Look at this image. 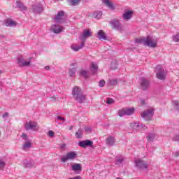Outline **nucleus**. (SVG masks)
<instances>
[{"label":"nucleus","mask_w":179,"mask_h":179,"mask_svg":"<svg viewBox=\"0 0 179 179\" xmlns=\"http://www.w3.org/2000/svg\"><path fill=\"white\" fill-rule=\"evenodd\" d=\"M50 30L56 34H59V33L62 31V27H59L58 26H57V24H54L51 26Z\"/></svg>","instance_id":"nucleus-17"},{"label":"nucleus","mask_w":179,"mask_h":179,"mask_svg":"<svg viewBox=\"0 0 179 179\" xmlns=\"http://www.w3.org/2000/svg\"><path fill=\"white\" fill-rule=\"evenodd\" d=\"M132 15H134V11H124V13L122 14V18L124 20H129V19H131Z\"/></svg>","instance_id":"nucleus-14"},{"label":"nucleus","mask_w":179,"mask_h":179,"mask_svg":"<svg viewBox=\"0 0 179 179\" xmlns=\"http://www.w3.org/2000/svg\"><path fill=\"white\" fill-rule=\"evenodd\" d=\"M5 166H6L5 162L0 160V170L3 169V167H5Z\"/></svg>","instance_id":"nucleus-42"},{"label":"nucleus","mask_w":179,"mask_h":179,"mask_svg":"<svg viewBox=\"0 0 179 179\" xmlns=\"http://www.w3.org/2000/svg\"><path fill=\"white\" fill-rule=\"evenodd\" d=\"M155 114V109L153 108H150L147 110H144L141 113V117L145 121H152V118H153V115Z\"/></svg>","instance_id":"nucleus-4"},{"label":"nucleus","mask_w":179,"mask_h":179,"mask_svg":"<svg viewBox=\"0 0 179 179\" xmlns=\"http://www.w3.org/2000/svg\"><path fill=\"white\" fill-rule=\"evenodd\" d=\"M110 68L113 70L115 71L117 68H118V64H117V62H113L110 64Z\"/></svg>","instance_id":"nucleus-37"},{"label":"nucleus","mask_w":179,"mask_h":179,"mask_svg":"<svg viewBox=\"0 0 179 179\" xmlns=\"http://www.w3.org/2000/svg\"><path fill=\"white\" fill-rule=\"evenodd\" d=\"M17 6L19 8V9H20V10L24 11V10H27V8L26 7V6H24V4H23L22 2L21 1H17Z\"/></svg>","instance_id":"nucleus-25"},{"label":"nucleus","mask_w":179,"mask_h":179,"mask_svg":"<svg viewBox=\"0 0 179 179\" xmlns=\"http://www.w3.org/2000/svg\"><path fill=\"white\" fill-rule=\"evenodd\" d=\"M31 64V62L30 61H24V64H22V66H29Z\"/></svg>","instance_id":"nucleus-44"},{"label":"nucleus","mask_w":179,"mask_h":179,"mask_svg":"<svg viewBox=\"0 0 179 179\" xmlns=\"http://www.w3.org/2000/svg\"><path fill=\"white\" fill-rule=\"evenodd\" d=\"M75 65H76V63H73L71 64V66H75Z\"/></svg>","instance_id":"nucleus-57"},{"label":"nucleus","mask_w":179,"mask_h":179,"mask_svg":"<svg viewBox=\"0 0 179 179\" xmlns=\"http://www.w3.org/2000/svg\"><path fill=\"white\" fill-rule=\"evenodd\" d=\"M99 87H104V85H106V81L104 80H101L99 83Z\"/></svg>","instance_id":"nucleus-41"},{"label":"nucleus","mask_w":179,"mask_h":179,"mask_svg":"<svg viewBox=\"0 0 179 179\" xmlns=\"http://www.w3.org/2000/svg\"><path fill=\"white\" fill-rule=\"evenodd\" d=\"M80 76H83L84 79H87V78H89V75L87 74V71H86V70H81L80 71Z\"/></svg>","instance_id":"nucleus-28"},{"label":"nucleus","mask_w":179,"mask_h":179,"mask_svg":"<svg viewBox=\"0 0 179 179\" xmlns=\"http://www.w3.org/2000/svg\"><path fill=\"white\" fill-rule=\"evenodd\" d=\"M85 47V42H82L80 45H72L71 49L73 51H79V50H82Z\"/></svg>","instance_id":"nucleus-21"},{"label":"nucleus","mask_w":179,"mask_h":179,"mask_svg":"<svg viewBox=\"0 0 179 179\" xmlns=\"http://www.w3.org/2000/svg\"><path fill=\"white\" fill-rule=\"evenodd\" d=\"M2 73H3L2 70H0V75Z\"/></svg>","instance_id":"nucleus-60"},{"label":"nucleus","mask_w":179,"mask_h":179,"mask_svg":"<svg viewBox=\"0 0 179 179\" xmlns=\"http://www.w3.org/2000/svg\"><path fill=\"white\" fill-rule=\"evenodd\" d=\"M141 127L142 129H148V127L145 125L141 124Z\"/></svg>","instance_id":"nucleus-52"},{"label":"nucleus","mask_w":179,"mask_h":179,"mask_svg":"<svg viewBox=\"0 0 179 179\" xmlns=\"http://www.w3.org/2000/svg\"><path fill=\"white\" fill-rule=\"evenodd\" d=\"M149 87H150V81L146 78L142 77L140 81V89L145 92L149 90Z\"/></svg>","instance_id":"nucleus-5"},{"label":"nucleus","mask_w":179,"mask_h":179,"mask_svg":"<svg viewBox=\"0 0 179 179\" xmlns=\"http://www.w3.org/2000/svg\"><path fill=\"white\" fill-rule=\"evenodd\" d=\"M118 115L119 117H124V115H127L125 113V108L118 111Z\"/></svg>","instance_id":"nucleus-36"},{"label":"nucleus","mask_w":179,"mask_h":179,"mask_svg":"<svg viewBox=\"0 0 179 179\" xmlns=\"http://www.w3.org/2000/svg\"><path fill=\"white\" fill-rule=\"evenodd\" d=\"M0 37H1V38H5V36H3V35H1Z\"/></svg>","instance_id":"nucleus-58"},{"label":"nucleus","mask_w":179,"mask_h":179,"mask_svg":"<svg viewBox=\"0 0 179 179\" xmlns=\"http://www.w3.org/2000/svg\"><path fill=\"white\" fill-rule=\"evenodd\" d=\"M6 117H9V113L6 112L2 115V118H6Z\"/></svg>","instance_id":"nucleus-50"},{"label":"nucleus","mask_w":179,"mask_h":179,"mask_svg":"<svg viewBox=\"0 0 179 179\" xmlns=\"http://www.w3.org/2000/svg\"><path fill=\"white\" fill-rule=\"evenodd\" d=\"M141 103L143 106V105H145V99H142L141 101Z\"/></svg>","instance_id":"nucleus-54"},{"label":"nucleus","mask_w":179,"mask_h":179,"mask_svg":"<svg viewBox=\"0 0 179 179\" xmlns=\"http://www.w3.org/2000/svg\"><path fill=\"white\" fill-rule=\"evenodd\" d=\"M135 166L139 170H146L148 167V162L141 159L134 160Z\"/></svg>","instance_id":"nucleus-6"},{"label":"nucleus","mask_w":179,"mask_h":179,"mask_svg":"<svg viewBox=\"0 0 179 179\" xmlns=\"http://www.w3.org/2000/svg\"><path fill=\"white\" fill-rule=\"evenodd\" d=\"M24 62V59L23 57H18L17 58V64H19V66H22V64Z\"/></svg>","instance_id":"nucleus-35"},{"label":"nucleus","mask_w":179,"mask_h":179,"mask_svg":"<svg viewBox=\"0 0 179 179\" xmlns=\"http://www.w3.org/2000/svg\"><path fill=\"white\" fill-rule=\"evenodd\" d=\"M154 139H155V134H150L147 136L148 142H153Z\"/></svg>","instance_id":"nucleus-32"},{"label":"nucleus","mask_w":179,"mask_h":179,"mask_svg":"<svg viewBox=\"0 0 179 179\" xmlns=\"http://www.w3.org/2000/svg\"><path fill=\"white\" fill-rule=\"evenodd\" d=\"M102 2L106 5L110 9V10H114L115 9V7L114 6V4L110 0H102Z\"/></svg>","instance_id":"nucleus-19"},{"label":"nucleus","mask_w":179,"mask_h":179,"mask_svg":"<svg viewBox=\"0 0 179 179\" xmlns=\"http://www.w3.org/2000/svg\"><path fill=\"white\" fill-rule=\"evenodd\" d=\"M31 148V143L30 141H27L22 145L23 150H26V149H30Z\"/></svg>","instance_id":"nucleus-30"},{"label":"nucleus","mask_w":179,"mask_h":179,"mask_svg":"<svg viewBox=\"0 0 179 179\" xmlns=\"http://www.w3.org/2000/svg\"><path fill=\"white\" fill-rule=\"evenodd\" d=\"M24 128L26 131H37V122H29V123H26Z\"/></svg>","instance_id":"nucleus-10"},{"label":"nucleus","mask_w":179,"mask_h":179,"mask_svg":"<svg viewBox=\"0 0 179 179\" xmlns=\"http://www.w3.org/2000/svg\"><path fill=\"white\" fill-rule=\"evenodd\" d=\"M23 165L25 168L31 169V167L34 166V163L31 162H29L27 159L24 160Z\"/></svg>","instance_id":"nucleus-22"},{"label":"nucleus","mask_w":179,"mask_h":179,"mask_svg":"<svg viewBox=\"0 0 179 179\" xmlns=\"http://www.w3.org/2000/svg\"><path fill=\"white\" fill-rule=\"evenodd\" d=\"M136 43L141 44L142 43H144L145 45H148V47H151V48H155L157 45V38L148 36L146 38H140L136 39Z\"/></svg>","instance_id":"nucleus-1"},{"label":"nucleus","mask_w":179,"mask_h":179,"mask_svg":"<svg viewBox=\"0 0 179 179\" xmlns=\"http://www.w3.org/2000/svg\"><path fill=\"white\" fill-rule=\"evenodd\" d=\"M95 19H100L103 16V13L101 11H96L94 14Z\"/></svg>","instance_id":"nucleus-31"},{"label":"nucleus","mask_w":179,"mask_h":179,"mask_svg":"<svg viewBox=\"0 0 179 179\" xmlns=\"http://www.w3.org/2000/svg\"><path fill=\"white\" fill-rule=\"evenodd\" d=\"M173 141L174 142H179V134L175 136L173 138Z\"/></svg>","instance_id":"nucleus-46"},{"label":"nucleus","mask_w":179,"mask_h":179,"mask_svg":"<svg viewBox=\"0 0 179 179\" xmlns=\"http://www.w3.org/2000/svg\"><path fill=\"white\" fill-rule=\"evenodd\" d=\"M69 179H82V177H80V176H74L73 178H70Z\"/></svg>","instance_id":"nucleus-51"},{"label":"nucleus","mask_w":179,"mask_h":179,"mask_svg":"<svg viewBox=\"0 0 179 179\" xmlns=\"http://www.w3.org/2000/svg\"><path fill=\"white\" fill-rule=\"evenodd\" d=\"M109 24L111 26L113 30H117L120 33L124 31V25L117 18L110 20Z\"/></svg>","instance_id":"nucleus-3"},{"label":"nucleus","mask_w":179,"mask_h":179,"mask_svg":"<svg viewBox=\"0 0 179 179\" xmlns=\"http://www.w3.org/2000/svg\"><path fill=\"white\" fill-rule=\"evenodd\" d=\"M114 99L112 98H107L106 103H108L109 106H111V104H114Z\"/></svg>","instance_id":"nucleus-39"},{"label":"nucleus","mask_w":179,"mask_h":179,"mask_svg":"<svg viewBox=\"0 0 179 179\" xmlns=\"http://www.w3.org/2000/svg\"><path fill=\"white\" fill-rule=\"evenodd\" d=\"M72 129H73V126H71V127H69V131H72Z\"/></svg>","instance_id":"nucleus-56"},{"label":"nucleus","mask_w":179,"mask_h":179,"mask_svg":"<svg viewBox=\"0 0 179 179\" xmlns=\"http://www.w3.org/2000/svg\"><path fill=\"white\" fill-rule=\"evenodd\" d=\"M71 6H76L80 3V0H67Z\"/></svg>","instance_id":"nucleus-27"},{"label":"nucleus","mask_w":179,"mask_h":179,"mask_svg":"<svg viewBox=\"0 0 179 179\" xmlns=\"http://www.w3.org/2000/svg\"><path fill=\"white\" fill-rule=\"evenodd\" d=\"M0 86H2V81H0Z\"/></svg>","instance_id":"nucleus-61"},{"label":"nucleus","mask_w":179,"mask_h":179,"mask_svg":"<svg viewBox=\"0 0 179 179\" xmlns=\"http://www.w3.org/2000/svg\"><path fill=\"white\" fill-rule=\"evenodd\" d=\"M48 136H50V138H52L54 136V131L50 130L48 132Z\"/></svg>","instance_id":"nucleus-49"},{"label":"nucleus","mask_w":179,"mask_h":179,"mask_svg":"<svg viewBox=\"0 0 179 179\" xmlns=\"http://www.w3.org/2000/svg\"><path fill=\"white\" fill-rule=\"evenodd\" d=\"M0 136H1V131H0Z\"/></svg>","instance_id":"nucleus-62"},{"label":"nucleus","mask_w":179,"mask_h":179,"mask_svg":"<svg viewBox=\"0 0 179 179\" xmlns=\"http://www.w3.org/2000/svg\"><path fill=\"white\" fill-rule=\"evenodd\" d=\"M60 148L61 149H65V148H66V144H62Z\"/></svg>","instance_id":"nucleus-53"},{"label":"nucleus","mask_w":179,"mask_h":179,"mask_svg":"<svg viewBox=\"0 0 179 179\" xmlns=\"http://www.w3.org/2000/svg\"><path fill=\"white\" fill-rule=\"evenodd\" d=\"M173 41L178 42L179 41V34H176V36H173Z\"/></svg>","instance_id":"nucleus-43"},{"label":"nucleus","mask_w":179,"mask_h":179,"mask_svg":"<svg viewBox=\"0 0 179 179\" xmlns=\"http://www.w3.org/2000/svg\"><path fill=\"white\" fill-rule=\"evenodd\" d=\"M45 69H46V71H50V67H49V66H46L45 67Z\"/></svg>","instance_id":"nucleus-55"},{"label":"nucleus","mask_w":179,"mask_h":179,"mask_svg":"<svg viewBox=\"0 0 179 179\" xmlns=\"http://www.w3.org/2000/svg\"><path fill=\"white\" fill-rule=\"evenodd\" d=\"M78 146L80 148H83L86 149V148H92L93 147V141L90 140H84L79 141Z\"/></svg>","instance_id":"nucleus-9"},{"label":"nucleus","mask_w":179,"mask_h":179,"mask_svg":"<svg viewBox=\"0 0 179 179\" xmlns=\"http://www.w3.org/2000/svg\"><path fill=\"white\" fill-rule=\"evenodd\" d=\"M156 76L157 79H159L160 80H164V79H166V73H164V69L162 66L158 65L156 66Z\"/></svg>","instance_id":"nucleus-7"},{"label":"nucleus","mask_w":179,"mask_h":179,"mask_svg":"<svg viewBox=\"0 0 179 179\" xmlns=\"http://www.w3.org/2000/svg\"><path fill=\"white\" fill-rule=\"evenodd\" d=\"M75 73H76V68L73 67L69 70V76L72 77V76H73V75H75Z\"/></svg>","instance_id":"nucleus-33"},{"label":"nucleus","mask_w":179,"mask_h":179,"mask_svg":"<svg viewBox=\"0 0 179 179\" xmlns=\"http://www.w3.org/2000/svg\"><path fill=\"white\" fill-rule=\"evenodd\" d=\"M173 104L176 107V110H179V103L177 101H173Z\"/></svg>","instance_id":"nucleus-47"},{"label":"nucleus","mask_w":179,"mask_h":179,"mask_svg":"<svg viewBox=\"0 0 179 179\" xmlns=\"http://www.w3.org/2000/svg\"><path fill=\"white\" fill-rule=\"evenodd\" d=\"M71 169L75 173H80L82 171V164H74L71 165Z\"/></svg>","instance_id":"nucleus-15"},{"label":"nucleus","mask_w":179,"mask_h":179,"mask_svg":"<svg viewBox=\"0 0 179 179\" xmlns=\"http://www.w3.org/2000/svg\"><path fill=\"white\" fill-rule=\"evenodd\" d=\"M21 138H22V139H24L25 142H27L29 141V137H27V134L23 133L22 135H21Z\"/></svg>","instance_id":"nucleus-40"},{"label":"nucleus","mask_w":179,"mask_h":179,"mask_svg":"<svg viewBox=\"0 0 179 179\" xmlns=\"http://www.w3.org/2000/svg\"><path fill=\"white\" fill-rule=\"evenodd\" d=\"M131 128H133V129H138V128H141V123L138 122H134L131 123L130 124Z\"/></svg>","instance_id":"nucleus-29"},{"label":"nucleus","mask_w":179,"mask_h":179,"mask_svg":"<svg viewBox=\"0 0 179 179\" xmlns=\"http://www.w3.org/2000/svg\"><path fill=\"white\" fill-rule=\"evenodd\" d=\"M83 136V130L82 128H79L78 131L76 132V136L77 139H82V136Z\"/></svg>","instance_id":"nucleus-26"},{"label":"nucleus","mask_w":179,"mask_h":179,"mask_svg":"<svg viewBox=\"0 0 179 179\" xmlns=\"http://www.w3.org/2000/svg\"><path fill=\"white\" fill-rule=\"evenodd\" d=\"M99 69V67L97 66V64L94 63H92L91 64V72L92 75H96L97 73V71Z\"/></svg>","instance_id":"nucleus-23"},{"label":"nucleus","mask_w":179,"mask_h":179,"mask_svg":"<svg viewBox=\"0 0 179 179\" xmlns=\"http://www.w3.org/2000/svg\"><path fill=\"white\" fill-rule=\"evenodd\" d=\"M31 10L34 13H41L44 10V8L41 3H38L32 5Z\"/></svg>","instance_id":"nucleus-12"},{"label":"nucleus","mask_w":179,"mask_h":179,"mask_svg":"<svg viewBox=\"0 0 179 179\" xmlns=\"http://www.w3.org/2000/svg\"><path fill=\"white\" fill-rule=\"evenodd\" d=\"M106 143L107 146H114L115 143V138L111 136H109L106 140Z\"/></svg>","instance_id":"nucleus-18"},{"label":"nucleus","mask_w":179,"mask_h":179,"mask_svg":"<svg viewBox=\"0 0 179 179\" xmlns=\"http://www.w3.org/2000/svg\"><path fill=\"white\" fill-rule=\"evenodd\" d=\"M126 115H132L135 113V108H124Z\"/></svg>","instance_id":"nucleus-24"},{"label":"nucleus","mask_w":179,"mask_h":179,"mask_svg":"<svg viewBox=\"0 0 179 179\" xmlns=\"http://www.w3.org/2000/svg\"><path fill=\"white\" fill-rule=\"evenodd\" d=\"M98 38L99 40H107V36H106V33L103 30H99L98 32Z\"/></svg>","instance_id":"nucleus-20"},{"label":"nucleus","mask_w":179,"mask_h":179,"mask_svg":"<svg viewBox=\"0 0 179 179\" xmlns=\"http://www.w3.org/2000/svg\"><path fill=\"white\" fill-rule=\"evenodd\" d=\"M176 156H179V152L176 153Z\"/></svg>","instance_id":"nucleus-59"},{"label":"nucleus","mask_w":179,"mask_h":179,"mask_svg":"<svg viewBox=\"0 0 179 179\" xmlns=\"http://www.w3.org/2000/svg\"><path fill=\"white\" fill-rule=\"evenodd\" d=\"M84 129L86 132H92V127H86L84 128Z\"/></svg>","instance_id":"nucleus-48"},{"label":"nucleus","mask_w":179,"mask_h":179,"mask_svg":"<svg viewBox=\"0 0 179 179\" xmlns=\"http://www.w3.org/2000/svg\"><path fill=\"white\" fill-rule=\"evenodd\" d=\"M88 37H92V32H90V30H85L84 31V32L79 36V39L81 40V41H83V43H86V39Z\"/></svg>","instance_id":"nucleus-11"},{"label":"nucleus","mask_w":179,"mask_h":179,"mask_svg":"<svg viewBox=\"0 0 179 179\" xmlns=\"http://www.w3.org/2000/svg\"><path fill=\"white\" fill-rule=\"evenodd\" d=\"M72 94L76 101H78L80 104H82L86 100V95L83 94L82 88L78 86L73 88Z\"/></svg>","instance_id":"nucleus-2"},{"label":"nucleus","mask_w":179,"mask_h":179,"mask_svg":"<svg viewBox=\"0 0 179 179\" xmlns=\"http://www.w3.org/2000/svg\"><path fill=\"white\" fill-rule=\"evenodd\" d=\"M64 16H65V12L64 10H60L57 13L54 20L57 23H62V17H64Z\"/></svg>","instance_id":"nucleus-13"},{"label":"nucleus","mask_w":179,"mask_h":179,"mask_svg":"<svg viewBox=\"0 0 179 179\" xmlns=\"http://www.w3.org/2000/svg\"><path fill=\"white\" fill-rule=\"evenodd\" d=\"M5 25L7 26V27H15L17 26V22L15 21H13L10 19H7L4 21Z\"/></svg>","instance_id":"nucleus-16"},{"label":"nucleus","mask_w":179,"mask_h":179,"mask_svg":"<svg viewBox=\"0 0 179 179\" xmlns=\"http://www.w3.org/2000/svg\"><path fill=\"white\" fill-rule=\"evenodd\" d=\"M122 163H124V159H122V158L117 159L115 162L116 166H121V164H122Z\"/></svg>","instance_id":"nucleus-38"},{"label":"nucleus","mask_w":179,"mask_h":179,"mask_svg":"<svg viewBox=\"0 0 179 179\" xmlns=\"http://www.w3.org/2000/svg\"><path fill=\"white\" fill-rule=\"evenodd\" d=\"M76 156H78V154L71 151L68 152L65 157H62L61 160L63 163H65L66 162H68V160H73L74 159H76Z\"/></svg>","instance_id":"nucleus-8"},{"label":"nucleus","mask_w":179,"mask_h":179,"mask_svg":"<svg viewBox=\"0 0 179 179\" xmlns=\"http://www.w3.org/2000/svg\"><path fill=\"white\" fill-rule=\"evenodd\" d=\"M108 83L110 86H115L118 83V80L117 79L109 80Z\"/></svg>","instance_id":"nucleus-34"},{"label":"nucleus","mask_w":179,"mask_h":179,"mask_svg":"<svg viewBox=\"0 0 179 179\" xmlns=\"http://www.w3.org/2000/svg\"><path fill=\"white\" fill-rule=\"evenodd\" d=\"M57 120H60L61 121H65V117H62L61 116H57L55 122H58V121H57Z\"/></svg>","instance_id":"nucleus-45"}]
</instances>
